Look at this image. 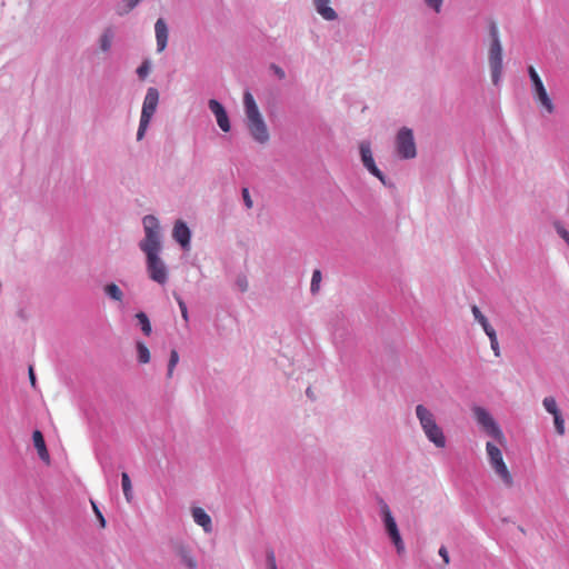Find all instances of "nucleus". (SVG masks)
Returning a JSON list of instances; mask_svg holds the SVG:
<instances>
[{"label":"nucleus","mask_w":569,"mask_h":569,"mask_svg":"<svg viewBox=\"0 0 569 569\" xmlns=\"http://www.w3.org/2000/svg\"><path fill=\"white\" fill-rule=\"evenodd\" d=\"M528 74L532 83V92L537 102L546 110L547 113L551 114L555 112L556 107L549 97L541 78L533 67L528 68Z\"/></svg>","instance_id":"obj_10"},{"label":"nucleus","mask_w":569,"mask_h":569,"mask_svg":"<svg viewBox=\"0 0 569 569\" xmlns=\"http://www.w3.org/2000/svg\"><path fill=\"white\" fill-rule=\"evenodd\" d=\"M267 568L268 569H277V562L274 552L272 550L267 552Z\"/></svg>","instance_id":"obj_35"},{"label":"nucleus","mask_w":569,"mask_h":569,"mask_svg":"<svg viewBox=\"0 0 569 569\" xmlns=\"http://www.w3.org/2000/svg\"><path fill=\"white\" fill-rule=\"evenodd\" d=\"M415 413L428 441L438 449L445 448L447 445V438L443 429L437 421L435 412L423 405H417Z\"/></svg>","instance_id":"obj_3"},{"label":"nucleus","mask_w":569,"mask_h":569,"mask_svg":"<svg viewBox=\"0 0 569 569\" xmlns=\"http://www.w3.org/2000/svg\"><path fill=\"white\" fill-rule=\"evenodd\" d=\"M359 152L363 167L386 186V177L375 162L370 141H361L359 143Z\"/></svg>","instance_id":"obj_11"},{"label":"nucleus","mask_w":569,"mask_h":569,"mask_svg":"<svg viewBox=\"0 0 569 569\" xmlns=\"http://www.w3.org/2000/svg\"><path fill=\"white\" fill-rule=\"evenodd\" d=\"M29 379H30L31 386L36 387V375H34L33 368L31 366L29 367Z\"/></svg>","instance_id":"obj_41"},{"label":"nucleus","mask_w":569,"mask_h":569,"mask_svg":"<svg viewBox=\"0 0 569 569\" xmlns=\"http://www.w3.org/2000/svg\"><path fill=\"white\" fill-rule=\"evenodd\" d=\"M378 507L379 517L381 519L386 533L393 543L397 552L402 553L405 551V542L402 540L397 521L392 515L390 507L382 498H378Z\"/></svg>","instance_id":"obj_4"},{"label":"nucleus","mask_w":569,"mask_h":569,"mask_svg":"<svg viewBox=\"0 0 569 569\" xmlns=\"http://www.w3.org/2000/svg\"><path fill=\"white\" fill-rule=\"evenodd\" d=\"M32 440H33L34 448L38 451L39 458L42 461H44L46 463H49L50 456L47 450V446H46L42 432L40 430H34L32 433Z\"/></svg>","instance_id":"obj_18"},{"label":"nucleus","mask_w":569,"mask_h":569,"mask_svg":"<svg viewBox=\"0 0 569 569\" xmlns=\"http://www.w3.org/2000/svg\"><path fill=\"white\" fill-rule=\"evenodd\" d=\"M157 51L162 52L168 44L169 30L164 19L159 18L154 23Z\"/></svg>","instance_id":"obj_15"},{"label":"nucleus","mask_w":569,"mask_h":569,"mask_svg":"<svg viewBox=\"0 0 569 569\" xmlns=\"http://www.w3.org/2000/svg\"><path fill=\"white\" fill-rule=\"evenodd\" d=\"M443 1L445 0H423V3L435 13H440L442 11Z\"/></svg>","instance_id":"obj_29"},{"label":"nucleus","mask_w":569,"mask_h":569,"mask_svg":"<svg viewBox=\"0 0 569 569\" xmlns=\"http://www.w3.org/2000/svg\"><path fill=\"white\" fill-rule=\"evenodd\" d=\"M471 311L475 320L482 327L486 335H489V332L495 331L493 327L489 323L486 316L480 311V309L477 306H472Z\"/></svg>","instance_id":"obj_21"},{"label":"nucleus","mask_w":569,"mask_h":569,"mask_svg":"<svg viewBox=\"0 0 569 569\" xmlns=\"http://www.w3.org/2000/svg\"><path fill=\"white\" fill-rule=\"evenodd\" d=\"M116 38V28L113 26L106 27L98 38V46L101 52H110Z\"/></svg>","instance_id":"obj_17"},{"label":"nucleus","mask_w":569,"mask_h":569,"mask_svg":"<svg viewBox=\"0 0 569 569\" xmlns=\"http://www.w3.org/2000/svg\"><path fill=\"white\" fill-rule=\"evenodd\" d=\"M491 43L489 48V66L491 71V80L498 86L502 76V47L499 39L498 28L495 23L490 26Z\"/></svg>","instance_id":"obj_5"},{"label":"nucleus","mask_w":569,"mask_h":569,"mask_svg":"<svg viewBox=\"0 0 569 569\" xmlns=\"http://www.w3.org/2000/svg\"><path fill=\"white\" fill-rule=\"evenodd\" d=\"M486 451L488 455V460L493 469L497 477L502 481V483L510 488L513 485V478L510 471L507 468V465L503 461L501 450L491 441L486 443Z\"/></svg>","instance_id":"obj_7"},{"label":"nucleus","mask_w":569,"mask_h":569,"mask_svg":"<svg viewBox=\"0 0 569 569\" xmlns=\"http://www.w3.org/2000/svg\"><path fill=\"white\" fill-rule=\"evenodd\" d=\"M191 516L193 521L202 528L204 533H211L213 531V525L211 517L201 507H192Z\"/></svg>","instance_id":"obj_14"},{"label":"nucleus","mask_w":569,"mask_h":569,"mask_svg":"<svg viewBox=\"0 0 569 569\" xmlns=\"http://www.w3.org/2000/svg\"><path fill=\"white\" fill-rule=\"evenodd\" d=\"M236 284L242 292L247 291V289H248V280L243 276L238 277Z\"/></svg>","instance_id":"obj_38"},{"label":"nucleus","mask_w":569,"mask_h":569,"mask_svg":"<svg viewBox=\"0 0 569 569\" xmlns=\"http://www.w3.org/2000/svg\"><path fill=\"white\" fill-rule=\"evenodd\" d=\"M270 69L273 71V73L279 78V79H283L286 77V72L282 68H280L279 66L277 64H271L270 66Z\"/></svg>","instance_id":"obj_39"},{"label":"nucleus","mask_w":569,"mask_h":569,"mask_svg":"<svg viewBox=\"0 0 569 569\" xmlns=\"http://www.w3.org/2000/svg\"><path fill=\"white\" fill-rule=\"evenodd\" d=\"M136 319L138 321V325L141 328V331L143 332V335L147 337L150 336L152 328H151V323H150L148 316L144 312L140 311V312L136 313Z\"/></svg>","instance_id":"obj_22"},{"label":"nucleus","mask_w":569,"mask_h":569,"mask_svg":"<svg viewBox=\"0 0 569 569\" xmlns=\"http://www.w3.org/2000/svg\"><path fill=\"white\" fill-rule=\"evenodd\" d=\"M487 336H488V338L490 340V347H491L495 356L499 357L500 356V348H499V342H498L496 330L493 332H489V335H487Z\"/></svg>","instance_id":"obj_31"},{"label":"nucleus","mask_w":569,"mask_h":569,"mask_svg":"<svg viewBox=\"0 0 569 569\" xmlns=\"http://www.w3.org/2000/svg\"><path fill=\"white\" fill-rule=\"evenodd\" d=\"M91 503H92L93 511H94V513H96V516H97V518H98V520L100 522V526L102 528H104L106 527V519H104L103 515L101 513V511L99 510V508L97 507V505L93 501H91Z\"/></svg>","instance_id":"obj_37"},{"label":"nucleus","mask_w":569,"mask_h":569,"mask_svg":"<svg viewBox=\"0 0 569 569\" xmlns=\"http://www.w3.org/2000/svg\"><path fill=\"white\" fill-rule=\"evenodd\" d=\"M136 348H137L138 361L140 363H148L150 361V351H149L148 347L143 342L137 341Z\"/></svg>","instance_id":"obj_24"},{"label":"nucleus","mask_w":569,"mask_h":569,"mask_svg":"<svg viewBox=\"0 0 569 569\" xmlns=\"http://www.w3.org/2000/svg\"><path fill=\"white\" fill-rule=\"evenodd\" d=\"M542 406L546 409V411L552 416L560 412L556 399L551 396L543 398Z\"/></svg>","instance_id":"obj_25"},{"label":"nucleus","mask_w":569,"mask_h":569,"mask_svg":"<svg viewBox=\"0 0 569 569\" xmlns=\"http://www.w3.org/2000/svg\"><path fill=\"white\" fill-rule=\"evenodd\" d=\"M244 123L250 137L259 144H266L269 139L268 126L249 90L243 93Z\"/></svg>","instance_id":"obj_2"},{"label":"nucleus","mask_w":569,"mask_h":569,"mask_svg":"<svg viewBox=\"0 0 569 569\" xmlns=\"http://www.w3.org/2000/svg\"><path fill=\"white\" fill-rule=\"evenodd\" d=\"M176 300L178 302V306H179V309H180V312H181V317L183 318V320L186 322H188L189 321V313H188V308H187L186 302L179 296L176 297Z\"/></svg>","instance_id":"obj_34"},{"label":"nucleus","mask_w":569,"mask_h":569,"mask_svg":"<svg viewBox=\"0 0 569 569\" xmlns=\"http://www.w3.org/2000/svg\"><path fill=\"white\" fill-rule=\"evenodd\" d=\"M331 0H312L316 12L326 21H335L338 19V13L330 7Z\"/></svg>","instance_id":"obj_16"},{"label":"nucleus","mask_w":569,"mask_h":569,"mask_svg":"<svg viewBox=\"0 0 569 569\" xmlns=\"http://www.w3.org/2000/svg\"><path fill=\"white\" fill-rule=\"evenodd\" d=\"M142 0H123L117 8L118 16H124L131 12Z\"/></svg>","instance_id":"obj_23"},{"label":"nucleus","mask_w":569,"mask_h":569,"mask_svg":"<svg viewBox=\"0 0 569 569\" xmlns=\"http://www.w3.org/2000/svg\"><path fill=\"white\" fill-rule=\"evenodd\" d=\"M472 412L477 423L481 427L483 432L497 440L499 443L505 442V435L501 428L486 408L475 406L472 408Z\"/></svg>","instance_id":"obj_8"},{"label":"nucleus","mask_w":569,"mask_h":569,"mask_svg":"<svg viewBox=\"0 0 569 569\" xmlns=\"http://www.w3.org/2000/svg\"><path fill=\"white\" fill-rule=\"evenodd\" d=\"M178 556L180 558L181 563L187 569H197L198 568V561L191 550L188 547H180L178 549Z\"/></svg>","instance_id":"obj_19"},{"label":"nucleus","mask_w":569,"mask_h":569,"mask_svg":"<svg viewBox=\"0 0 569 569\" xmlns=\"http://www.w3.org/2000/svg\"><path fill=\"white\" fill-rule=\"evenodd\" d=\"M172 238L184 251L191 248V230L183 220H177L172 228Z\"/></svg>","instance_id":"obj_12"},{"label":"nucleus","mask_w":569,"mask_h":569,"mask_svg":"<svg viewBox=\"0 0 569 569\" xmlns=\"http://www.w3.org/2000/svg\"><path fill=\"white\" fill-rule=\"evenodd\" d=\"M242 198H243V202H244L246 208L247 209H251L252 206H253V202L251 200L249 190L247 188L242 189Z\"/></svg>","instance_id":"obj_36"},{"label":"nucleus","mask_w":569,"mask_h":569,"mask_svg":"<svg viewBox=\"0 0 569 569\" xmlns=\"http://www.w3.org/2000/svg\"><path fill=\"white\" fill-rule=\"evenodd\" d=\"M438 553L442 558V560L446 565H448L450 562L449 552L445 546H441L439 548Z\"/></svg>","instance_id":"obj_40"},{"label":"nucleus","mask_w":569,"mask_h":569,"mask_svg":"<svg viewBox=\"0 0 569 569\" xmlns=\"http://www.w3.org/2000/svg\"><path fill=\"white\" fill-rule=\"evenodd\" d=\"M397 156L402 160L413 159L417 156V147L413 131L408 127L398 130L395 139Z\"/></svg>","instance_id":"obj_9"},{"label":"nucleus","mask_w":569,"mask_h":569,"mask_svg":"<svg viewBox=\"0 0 569 569\" xmlns=\"http://www.w3.org/2000/svg\"><path fill=\"white\" fill-rule=\"evenodd\" d=\"M553 422H555L556 431L559 435H563L565 433V420L560 412L553 416Z\"/></svg>","instance_id":"obj_32"},{"label":"nucleus","mask_w":569,"mask_h":569,"mask_svg":"<svg viewBox=\"0 0 569 569\" xmlns=\"http://www.w3.org/2000/svg\"><path fill=\"white\" fill-rule=\"evenodd\" d=\"M159 103V91L157 88L150 87L148 88L140 114L139 127L137 131V140L140 141L143 139L146 131L149 128L150 121L153 114L157 111Z\"/></svg>","instance_id":"obj_6"},{"label":"nucleus","mask_w":569,"mask_h":569,"mask_svg":"<svg viewBox=\"0 0 569 569\" xmlns=\"http://www.w3.org/2000/svg\"><path fill=\"white\" fill-rule=\"evenodd\" d=\"M178 362H179V353L176 349H172L170 352V358H169V362H168V372H167L168 378L172 377L173 370H174L176 366L178 365Z\"/></svg>","instance_id":"obj_28"},{"label":"nucleus","mask_w":569,"mask_h":569,"mask_svg":"<svg viewBox=\"0 0 569 569\" xmlns=\"http://www.w3.org/2000/svg\"><path fill=\"white\" fill-rule=\"evenodd\" d=\"M144 237L139 242V249L146 256V269L149 278L160 286H164L169 279V269L161 259L162 233L159 219L153 214L142 218Z\"/></svg>","instance_id":"obj_1"},{"label":"nucleus","mask_w":569,"mask_h":569,"mask_svg":"<svg viewBox=\"0 0 569 569\" xmlns=\"http://www.w3.org/2000/svg\"><path fill=\"white\" fill-rule=\"evenodd\" d=\"M555 228L559 237L569 246V231L560 222H556Z\"/></svg>","instance_id":"obj_33"},{"label":"nucleus","mask_w":569,"mask_h":569,"mask_svg":"<svg viewBox=\"0 0 569 569\" xmlns=\"http://www.w3.org/2000/svg\"><path fill=\"white\" fill-rule=\"evenodd\" d=\"M103 292L112 301H116L119 303L123 302L124 293L121 290V288L118 284H116L114 282L107 283L103 287Z\"/></svg>","instance_id":"obj_20"},{"label":"nucleus","mask_w":569,"mask_h":569,"mask_svg":"<svg viewBox=\"0 0 569 569\" xmlns=\"http://www.w3.org/2000/svg\"><path fill=\"white\" fill-rule=\"evenodd\" d=\"M321 279H322L321 271L318 269L313 270L312 277H311V283H310L311 293L315 295L319 291Z\"/></svg>","instance_id":"obj_27"},{"label":"nucleus","mask_w":569,"mask_h":569,"mask_svg":"<svg viewBox=\"0 0 569 569\" xmlns=\"http://www.w3.org/2000/svg\"><path fill=\"white\" fill-rule=\"evenodd\" d=\"M208 108L213 113L218 127L223 132H229L231 130V123L229 120V116L226 111V108L216 99H210L208 101Z\"/></svg>","instance_id":"obj_13"},{"label":"nucleus","mask_w":569,"mask_h":569,"mask_svg":"<svg viewBox=\"0 0 569 569\" xmlns=\"http://www.w3.org/2000/svg\"><path fill=\"white\" fill-rule=\"evenodd\" d=\"M151 71V63L149 60H144L137 69L138 77L143 80L148 77Z\"/></svg>","instance_id":"obj_30"},{"label":"nucleus","mask_w":569,"mask_h":569,"mask_svg":"<svg viewBox=\"0 0 569 569\" xmlns=\"http://www.w3.org/2000/svg\"><path fill=\"white\" fill-rule=\"evenodd\" d=\"M121 486H122L123 495H124L126 499L129 501L132 496L131 481H130L128 473H126V472H123L121 475Z\"/></svg>","instance_id":"obj_26"}]
</instances>
